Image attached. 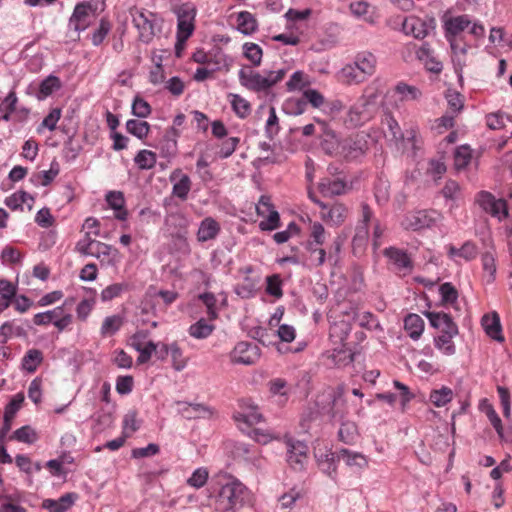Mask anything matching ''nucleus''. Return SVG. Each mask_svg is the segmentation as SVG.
I'll return each instance as SVG.
<instances>
[{"label": "nucleus", "instance_id": "obj_1", "mask_svg": "<svg viewBox=\"0 0 512 512\" xmlns=\"http://www.w3.org/2000/svg\"><path fill=\"white\" fill-rule=\"evenodd\" d=\"M381 91L376 82L368 85L358 100L350 107L346 123L351 127L362 126L374 118L379 109Z\"/></svg>", "mask_w": 512, "mask_h": 512}, {"label": "nucleus", "instance_id": "obj_2", "mask_svg": "<svg viewBox=\"0 0 512 512\" xmlns=\"http://www.w3.org/2000/svg\"><path fill=\"white\" fill-rule=\"evenodd\" d=\"M249 498V491L238 479L227 477L215 496L214 508L217 512H236Z\"/></svg>", "mask_w": 512, "mask_h": 512}, {"label": "nucleus", "instance_id": "obj_3", "mask_svg": "<svg viewBox=\"0 0 512 512\" xmlns=\"http://www.w3.org/2000/svg\"><path fill=\"white\" fill-rule=\"evenodd\" d=\"M343 394L344 390L340 386L336 389H328L317 397L315 406L321 408L322 415H327L332 421L340 422L344 420L346 414V401Z\"/></svg>", "mask_w": 512, "mask_h": 512}, {"label": "nucleus", "instance_id": "obj_4", "mask_svg": "<svg viewBox=\"0 0 512 512\" xmlns=\"http://www.w3.org/2000/svg\"><path fill=\"white\" fill-rule=\"evenodd\" d=\"M156 14L152 12L137 11L133 14V23L139 31V39L144 43L152 41L156 32L159 30Z\"/></svg>", "mask_w": 512, "mask_h": 512}, {"label": "nucleus", "instance_id": "obj_5", "mask_svg": "<svg viewBox=\"0 0 512 512\" xmlns=\"http://www.w3.org/2000/svg\"><path fill=\"white\" fill-rule=\"evenodd\" d=\"M261 356L260 348L251 342L240 341L229 354L231 363L240 365H254Z\"/></svg>", "mask_w": 512, "mask_h": 512}, {"label": "nucleus", "instance_id": "obj_6", "mask_svg": "<svg viewBox=\"0 0 512 512\" xmlns=\"http://www.w3.org/2000/svg\"><path fill=\"white\" fill-rule=\"evenodd\" d=\"M440 218L435 210H420L405 215L402 226L407 230L418 231L433 226Z\"/></svg>", "mask_w": 512, "mask_h": 512}, {"label": "nucleus", "instance_id": "obj_7", "mask_svg": "<svg viewBox=\"0 0 512 512\" xmlns=\"http://www.w3.org/2000/svg\"><path fill=\"white\" fill-rule=\"evenodd\" d=\"M368 138L365 133H357L342 141L340 156L354 160L363 156L368 150Z\"/></svg>", "mask_w": 512, "mask_h": 512}, {"label": "nucleus", "instance_id": "obj_8", "mask_svg": "<svg viewBox=\"0 0 512 512\" xmlns=\"http://www.w3.org/2000/svg\"><path fill=\"white\" fill-rule=\"evenodd\" d=\"M177 37L180 41L187 40L194 31L196 9L191 4L181 5L177 11Z\"/></svg>", "mask_w": 512, "mask_h": 512}, {"label": "nucleus", "instance_id": "obj_9", "mask_svg": "<svg viewBox=\"0 0 512 512\" xmlns=\"http://www.w3.org/2000/svg\"><path fill=\"white\" fill-rule=\"evenodd\" d=\"M435 25L434 18L421 19L412 16L404 20L402 28L405 34H411L417 39H423L430 31L435 29Z\"/></svg>", "mask_w": 512, "mask_h": 512}, {"label": "nucleus", "instance_id": "obj_10", "mask_svg": "<svg viewBox=\"0 0 512 512\" xmlns=\"http://www.w3.org/2000/svg\"><path fill=\"white\" fill-rule=\"evenodd\" d=\"M239 81L242 86L257 92L271 88V82L249 66H245L239 71Z\"/></svg>", "mask_w": 512, "mask_h": 512}, {"label": "nucleus", "instance_id": "obj_11", "mask_svg": "<svg viewBox=\"0 0 512 512\" xmlns=\"http://www.w3.org/2000/svg\"><path fill=\"white\" fill-rule=\"evenodd\" d=\"M288 446V457L287 462L295 470H302L307 461L308 446L301 441L287 442Z\"/></svg>", "mask_w": 512, "mask_h": 512}, {"label": "nucleus", "instance_id": "obj_12", "mask_svg": "<svg viewBox=\"0 0 512 512\" xmlns=\"http://www.w3.org/2000/svg\"><path fill=\"white\" fill-rule=\"evenodd\" d=\"M170 181L173 182L172 193L181 200H186L191 190V180L186 174H182L180 169L174 170L170 175Z\"/></svg>", "mask_w": 512, "mask_h": 512}, {"label": "nucleus", "instance_id": "obj_13", "mask_svg": "<svg viewBox=\"0 0 512 512\" xmlns=\"http://www.w3.org/2000/svg\"><path fill=\"white\" fill-rule=\"evenodd\" d=\"M384 255L395 265L396 269L404 274L411 272L413 263L407 253L395 247L386 248Z\"/></svg>", "mask_w": 512, "mask_h": 512}, {"label": "nucleus", "instance_id": "obj_14", "mask_svg": "<svg viewBox=\"0 0 512 512\" xmlns=\"http://www.w3.org/2000/svg\"><path fill=\"white\" fill-rule=\"evenodd\" d=\"M322 126L321 147L323 151L328 155H340L342 141L339 140L335 131L325 123H322Z\"/></svg>", "mask_w": 512, "mask_h": 512}, {"label": "nucleus", "instance_id": "obj_15", "mask_svg": "<svg viewBox=\"0 0 512 512\" xmlns=\"http://www.w3.org/2000/svg\"><path fill=\"white\" fill-rule=\"evenodd\" d=\"M91 6L86 3H79L75 6L72 16L69 20V26L76 32L83 31L89 25V12Z\"/></svg>", "mask_w": 512, "mask_h": 512}, {"label": "nucleus", "instance_id": "obj_16", "mask_svg": "<svg viewBox=\"0 0 512 512\" xmlns=\"http://www.w3.org/2000/svg\"><path fill=\"white\" fill-rule=\"evenodd\" d=\"M24 401V396L22 394H17L5 407L4 411V423L0 430V439L2 440L6 434L11 429V422L20 409L22 402Z\"/></svg>", "mask_w": 512, "mask_h": 512}, {"label": "nucleus", "instance_id": "obj_17", "mask_svg": "<svg viewBox=\"0 0 512 512\" xmlns=\"http://www.w3.org/2000/svg\"><path fill=\"white\" fill-rule=\"evenodd\" d=\"M482 326L486 334L492 339L503 342L504 337L502 335L501 323L499 315L496 312L492 314H486L482 317Z\"/></svg>", "mask_w": 512, "mask_h": 512}, {"label": "nucleus", "instance_id": "obj_18", "mask_svg": "<svg viewBox=\"0 0 512 512\" xmlns=\"http://www.w3.org/2000/svg\"><path fill=\"white\" fill-rule=\"evenodd\" d=\"M337 459L343 460L347 466L351 468H357L359 470H362L368 466V460L365 455L346 448H342L337 451Z\"/></svg>", "mask_w": 512, "mask_h": 512}, {"label": "nucleus", "instance_id": "obj_19", "mask_svg": "<svg viewBox=\"0 0 512 512\" xmlns=\"http://www.w3.org/2000/svg\"><path fill=\"white\" fill-rule=\"evenodd\" d=\"M353 63L367 77L372 76L376 71L377 59L371 52L357 53Z\"/></svg>", "mask_w": 512, "mask_h": 512}, {"label": "nucleus", "instance_id": "obj_20", "mask_svg": "<svg viewBox=\"0 0 512 512\" xmlns=\"http://www.w3.org/2000/svg\"><path fill=\"white\" fill-rule=\"evenodd\" d=\"M317 463L321 471L334 479L337 474V452L326 451L324 453L315 454Z\"/></svg>", "mask_w": 512, "mask_h": 512}, {"label": "nucleus", "instance_id": "obj_21", "mask_svg": "<svg viewBox=\"0 0 512 512\" xmlns=\"http://www.w3.org/2000/svg\"><path fill=\"white\" fill-rule=\"evenodd\" d=\"M348 209L340 203H335L331 207L327 206L326 210L321 211V217L324 221L334 226L341 225L347 217Z\"/></svg>", "mask_w": 512, "mask_h": 512}, {"label": "nucleus", "instance_id": "obj_22", "mask_svg": "<svg viewBox=\"0 0 512 512\" xmlns=\"http://www.w3.org/2000/svg\"><path fill=\"white\" fill-rule=\"evenodd\" d=\"M75 499V494L67 493L57 500L45 499L42 502V508L49 512H65L74 504Z\"/></svg>", "mask_w": 512, "mask_h": 512}, {"label": "nucleus", "instance_id": "obj_23", "mask_svg": "<svg viewBox=\"0 0 512 512\" xmlns=\"http://www.w3.org/2000/svg\"><path fill=\"white\" fill-rule=\"evenodd\" d=\"M220 231V226L216 220L211 217H207L201 221L197 238L200 242H206L216 238Z\"/></svg>", "mask_w": 512, "mask_h": 512}, {"label": "nucleus", "instance_id": "obj_24", "mask_svg": "<svg viewBox=\"0 0 512 512\" xmlns=\"http://www.w3.org/2000/svg\"><path fill=\"white\" fill-rule=\"evenodd\" d=\"M368 77L364 75L354 63L345 65L339 72V79L348 85H357L364 82Z\"/></svg>", "mask_w": 512, "mask_h": 512}, {"label": "nucleus", "instance_id": "obj_25", "mask_svg": "<svg viewBox=\"0 0 512 512\" xmlns=\"http://www.w3.org/2000/svg\"><path fill=\"white\" fill-rule=\"evenodd\" d=\"M258 28L254 15L248 11H241L237 15V29L244 35L253 34Z\"/></svg>", "mask_w": 512, "mask_h": 512}, {"label": "nucleus", "instance_id": "obj_26", "mask_svg": "<svg viewBox=\"0 0 512 512\" xmlns=\"http://www.w3.org/2000/svg\"><path fill=\"white\" fill-rule=\"evenodd\" d=\"M177 404L180 406L179 411L187 419L201 418L210 414L209 408L203 404L186 402H178Z\"/></svg>", "mask_w": 512, "mask_h": 512}, {"label": "nucleus", "instance_id": "obj_27", "mask_svg": "<svg viewBox=\"0 0 512 512\" xmlns=\"http://www.w3.org/2000/svg\"><path fill=\"white\" fill-rule=\"evenodd\" d=\"M344 318L338 322H335L330 327V335L331 337H336L339 341H344L348 337L351 331V318L348 311H343Z\"/></svg>", "mask_w": 512, "mask_h": 512}, {"label": "nucleus", "instance_id": "obj_28", "mask_svg": "<svg viewBox=\"0 0 512 512\" xmlns=\"http://www.w3.org/2000/svg\"><path fill=\"white\" fill-rule=\"evenodd\" d=\"M310 103L314 108H320L325 103L324 96L315 89H307L303 92L301 100L297 101L298 111L297 114L303 113V106Z\"/></svg>", "mask_w": 512, "mask_h": 512}, {"label": "nucleus", "instance_id": "obj_29", "mask_svg": "<svg viewBox=\"0 0 512 512\" xmlns=\"http://www.w3.org/2000/svg\"><path fill=\"white\" fill-rule=\"evenodd\" d=\"M404 328L412 339L417 340L423 333L424 321L417 314H409L404 320Z\"/></svg>", "mask_w": 512, "mask_h": 512}, {"label": "nucleus", "instance_id": "obj_30", "mask_svg": "<svg viewBox=\"0 0 512 512\" xmlns=\"http://www.w3.org/2000/svg\"><path fill=\"white\" fill-rule=\"evenodd\" d=\"M345 187V182L340 179L331 180L329 178H325L319 183V190L324 196L341 195L344 193Z\"/></svg>", "mask_w": 512, "mask_h": 512}, {"label": "nucleus", "instance_id": "obj_31", "mask_svg": "<svg viewBox=\"0 0 512 512\" xmlns=\"http://www.w3.org/2000/svg\"><path fill=\"white\" fill-rule=\"evenodd\" d=\"M470 22L471 21L467 15L449 18L445 21L444 25L447 36H456L465 30L469 26Z\"/></svg>", "mask_w": 512, "mask_h": 512}, {"label": "nucleus", "instance_id": "obj_32", "mask_svg": "<svg viewBox=\"0 0 512 512\" xmlns=\"http://www.w3.org/2000/svg\"><path fill=\"white\" fill-rule=\"evenodd\" d=\"M340 423L341 426L338 431V439L348 445L354 444L358 436L356 424L349 420H342Z\"/></svg>", "mask_w": 512, "mask_h": 512}, {"label": "nucleus", "instance_id": "obj_33", "mask_svg": "<svg viewBox=\"0 0 512 512\" xmlns=\"http://www.w3.org/2000/svg\"><path fill=\"white\" fill-rule=\"evenodd\" d=\"M418 58L424 62L427 70L433 73H440L442 71V63L437 61L430 53V49L427 44H423L417 51Z\"/></svg>", "mask_w": 512, "mask_h": 512}, {"label": "nucleus", "instance_id": "obj_34", "mask_svg": "<svg viewBox=\"0 0 512 512\" xmlns=\"http://www.w3.org/2000/svg\"><path fill=\"white\" fill-rule=\"evenodd\" d=\"M106 201L108 205L117 211L116 218L119 220H125L127 217V211L123 209L124 207V197L123 194L119 191H110L106 195Z\"/></svg>", "mask_w": 512, "mask_h": 512}, {"label": "nucleus", "instance_id": "obj_35", "mask_svg": "<svg viewBox=\"0 0 512 512\" xmlns=\"http://www.w3.org/2000/svg\"><path fill=\"white\" fill-rule=\"evenodd\" d=\"M214 329L213 324H209L206 319L201 318L189 327V334L196 339H205L212 334Z\"/></svg>", "mask_w": 512, "mask_h": 512}, {"label": "nucleus", "instance_id": "obj_36", "mask_svg": "<svg viewBox=\"0 0 512 512\" xmlns=\"http://www.w3.org/2000/svg\"><path fill=\"white\" fill-rule=\"evenodd\" d=\"M374 195L378 204L384 205L390 198V182L383 176L378 177L375 187Z\"/></svg>", "mask_w": 512, "mask_h": 512}, {"label": "nucleus", "instance_id": "obj_37", "mask_svg": "<svg viewBox=\"0 0 512 512\" xmlns=\"http://www.w3.org/2000/svg\"><path fill=\"white\" fill-rule=\"evenodd\" d=\"M163 348L164 351L161 352L159 357L163 358L164 355L170 353L173 360V367L175 370L180 371L186 366V361L182 358V351L176 343H172L171 345H164Z\"/></svg>", "mask_w": 512, "mask_h": 512}, {"label": "nucleus", "instance_id": "obj_38", "mask_svg": "<svg viewBox=\"0 0 512 512\" xmlns=\"http://www.w3.org/2000/svg\"><path fill=\"white\" fill-rule=\"evenodd\" d=\"M93 254H91L92 257H95L97 259L100 258H108V263H112L114 261V258L117 256V249L113 248L111 245H108L106 243L97 241L93 244L92 249Z\"/></svg>", "mask_w": 512, "mask_h": 512}, {"label": "nucleus", "instance_id": "obj_39", "mask_svg": "<svg viewBox=\"0 0 512 512\" xmlns=\"http://www.w3.org/2000/svg\"><path fill=\"white\" fill-rule=\"evenodd\" d=\"M63 311H64L63 306H58L52 310L37 313L34 315L33 322L35 325H38V326L48 325L50 323L54 324V321L57 320V318L61 316V313Z\"/></svg>", "mask_w": 512, "mask_h": 512}, {"label": "nucleus", "instance_id": "obj_40", "mask_svg": "<svg viewBox=\"0 0 512 512\" xmlns=\"http://www.w3.org/2000/svg\"><path fill=\"white\" fill-rule=\"evenodd\" d=\"M350 314L351 321H356L361 327L367 329L378 328L379 323L374 318L373 314L370 312H364L362 314H358L354 308H351L348 312Z\"/></svg>", "mask_w": 512, "mask_h": 512}, {"label": "nucleus", "instance_id": "obj_41", "mask_svg": "<svg viewBox=\"0 0 512 512\" xmlns=\"http://www.w3.org/2000/svg\"><path fill=\"white\" fill-rule=\"evenodd\" d=\"M139 169L149 170L156 164V154L150 150H140L134 158Z\"/></svg>", "mask_w": 512, "mask_h": 512}, {"label": "nucleus", "instance_id": "obj_42", "mask_svg": "<svg viewBox=\"0 0 512 512\" xmlns=\"http://www.w3.org/2000/svg\"><path fill=\"white\" fill-rule=\"evenodd\" d=\"M126 129L129 133L139 139L146 137L150 130V125L146 121L130 119L126 122Z\"/></svg>", "mask_w": 512, "mask_h": 512}, {"label": "nucleus", "instance_id": "obj_43", "mask_svg": "<svg viewBox=\"0 0 512 512\" xmlns=\"http://www.w3.org/2000/svg\"><path fill=\"white\" fill-rule=\"evenodd\" d=\"M42 360V352L37 349H31L24 356L22 365L25 370L32 373L37 369L38 365L42 362Z\"/></svg>", "mask_w": 512, "mask_h": 512}, {"label": "nucleus", "instance_id": "obj_44", "mask_svg": "<svg viewBox=\"0 0 512 512\" xmlns=\"http://www.w3.org/2000/svg\"><path fill=\"white\" fill-rule=\"evenodd\" d=\"M452 397V390L448 387H442L441 389L433 390L430 393L429 399L436 407H443L452 400Z\"/></svg>", "mask_w": 512, "mask_h": 512}, {"label": "nucleus", "instance_id": "obj_45", "mask_svg": "<svg viewBox=\"0 0 512 512\" xmlns=\"http://www.w3.org/2000/svg\"><path fill=\"white\" fill-rule=\"evenodd\" d=\"M244 56L251 61L253 66L258 67L261 64L263 51L261 47L255 43H245L243 45Z\"/></svg>", "mask_w": 512, "mask_h": 512}, {"label": "nucleus", "instance_id": "obj_46", "mask_svg": "<svg viewBox=\"0 0 512 512\" xmlns=\"http://www.w3.org/2000/svg\"><path fill=\"white\" fill-rule=\"evenodd\" d=\"M351 13L357 18H363L366 22L373 23V17L369 15L370 4L366 1L352 2L349 6Z\"/></svg>", "mask_w": 512, "mask_h": 512}, {"label": "nucleus", "instance_id": "obj_47", "mask_svg": "<svg viewBox=\"0 0 512 512\" xmlns=\"http://www.w3.org/2000/svg\"><path fill=\"white\" fill-rule=\"evenodd\" d=\"M37 438L38 437L36 431L29 425H25L17 429L11 436V439H15L19 442L27 444L34 443L37 440Z\"/></svg>", "mask_w": 512, "mask_h": 512}, {"label": "nucleus", "instance_id": "obj_48", "mask_svg": "<svg viewBox=\"0 0 512 512\" xmlns=\"http://www.w3.org/2000/svg\"><path fill=\"white\" fill-rule=\"evenodd\" d=\"M455 335L441 334L434 338V343L437 349L442 351L445 355H453L456 351L455 345L452 341Z\"/></svg>", "mask_w": 512, "mask_h": 512}, {"label": "nucleus", "instance_id": "obj_49", "mask_svg": "<svg viewBox=\"0 0 512 512\" xmlns=\"http://www.w3.org/2000/svg\"><path fill=\"white\" fill-rule=\"evenodd\" d=\"M128 290L127 283H114L107 286L101 292V300L104 302L111 301L120 296L124 291Z\"/></svg>", "mask_w": 512, "mask_h": 512}, {"label": "nucleus", "instance_id": "obj_50", "mask_svg": "<svg viewBox=\"0 0 512 512\" xmlns=\"http://www.w3.org/2000/svg\"><path fill=\"white\" fill-rule=\"evenodd\" d=\"M60 80L56 76H48L44 79L39 87V97L45 98L53 93V91L60 88Z\"/></svg>", "mask_w": 512, "mask_h": 512}, {"label": "nucleus", "instance_id": "obj_51", "mask_svg": "<svg viewBox=\"0 0 512 512\" xmlns=\"http://www.w3.org/2000/svg\"><path fill=\"white\" fill-rule=\"evenodd\" d=\"M122 325V319L118 315L106 317L102 323L101 333L103 335H113Z\"/></svg>", "mask_w": 512, "mask_h": 512}, {"label": "nucleus", "instance_id": "obj_52", "mask_svg": "<svg viewBox=\"0 0 512 512\" xmlns=\"http://www.w3.org/2000/svg\"><path fill=\"white\" fill-rule=\"evenodd\" d=\"M471 159V150L468 146H460L455 150L454 163L457 169L465 168Z\"/></svg>", "mask_w": 512, "mask_h": 512}, {"label": "nucleus", "instance_id": "obj_53", "mask_svg": "<svg viewBox=\"0 0 512 512\" xmlns=\"http://www.w3.org/2000/svg\"><path fill=\"white\" fill-rule=\"evenodd\" d=\"M255 292H256V283L248 277L245 278L243 283L238 284L235 287V293L243 299H248V298L253 297Z\"/></svg>", "mask_w": 512, "mask_h": 512}, {"label": "nucleus", "instance_id": "obj_54", "mask_svg": "<svg viewBox=\"0 0 512 512\" xmlns=\"http://www.w3.org/2000/svg\"><path fill=\"white\" fill-rule=\"evenodd\" d=\"M132 113L139 118H146L151 113V106L140 96H136L132 103Z\"/></svg>", "mask_w": 512, "mask_h": 512}, {"label": "nucleus", "instance_id": "obj_55", "mask_svg": "<svg viewBox=\"0 0 512 512\" xmlns=\"http://www.w3.org/2000/svg\"><path fill=\"white\" fill-rule=\"evenodd\" d=\"M58 174L59 164L53 161L48 171L39 172L35 177L42 186H48Z\"/></svg>", "mask_w": 512, "mask_h": 512}, {"label": "nucleus", "instance_id": "obj_56", "mask_svg": "<svg viewBox=\"0 0 512 512\" xmlns=\"http://www.w3.org/2000/svg\"><path fill=\"white\" fill-rule=\"evenodd\" d=\"M231 97V105L235 113L241 118L246 117L250 113L248 101L236 94H232Z\"/></svg>", "mask_w": 512, "mask_h": 512}, {"label": "nucleus", "instance_id": "obj_57", "mask_svg": "<svg viewBox=\"0 0 512 512\" xmlns=\"http://www.w3.org/2000/svg\"><path fill=\"white\" fill-rule=\"evenodd\" d=\"M199 299L203 302V304L207 308V316L209 320H215L218 316L216 311V302L217 299L213 293H203L199 295Z\"/></svg>", "mask_w": 512, "mask_h": 512}, {"label": "nucleus", "instance_id": "obj_58", "mask_svg": "<svg viewBox=\"0 0 512 512\" xmlns=\"http://www.w3.org/2000/svg\"><path fill=\"white\" fill-rule=\"evenodd\" d=\"M111 29V25L109 21L106 19H101L99 23V27L95 30V32L92 34V44L94 46L100 45L105 37L108 35L109 31Z\"/></svg>", "mask_w": 512, "mask_h": 512}, {"label": "nucleus", "instance_id": "obj_59", "mask_svg": "<svg viewBox=\"0 0 512 512\" xmlns=\"http://www.w3.org/2000/svg\"><path fill=\"white\" fill-rule=\"evenodd\" d=\"M269 391L273 395H279L280 397H285L288 395L289 387L288 383L285 379L275 378L269 381Z\"/></svg>", "mask_w": 512, "mask_h": 512}, {"label": "nucleus", "instance_id": "obj_60", "mask_svg": "<svg viewBox=\"0 0 512 512\" xmlns=\"http://www.w3.org/2000/svg\"><path fill=\"white\" fill-rule=\"evenodd\" d=\"M139 428V424L137 421V413L136 411L128 412L123 419V434L127 437L132 433L137 431Z\"/></svg>", "mask_w": 512, "mask_h": 512}, {"label": "nucleus", "instance_id": "obj_61", "mask_svg": "<svg viewBox=\"0 0 512 512\" xmlns=\"http://www.w3.org/2000/svg\"><path fill=\"white\" fill-rule=\"evenodd\" d=\"M442 301L446 304H453L457 301L458 292L456 288L449 282L443 283L439 288Z\"/></svg>", "mask_w": 512, "mask_h": 512}, {"label": "nucleus", "instance_id": "obj_62", "mask_svg": "<svg viewBox=\"0 0 512 512\" xmlns=\"http://www.w3.org/2000/svg\"><path fill=\"white\" fill-rule=\"evenodd\" d=\"M208 479V471L205 468L196 469L191 477L187 480L188 485L194 488L203 487Z\"/></svg>", "mask_w": 512, "mask_h": 512}, {"label": "nucleus", "instance_id": "obj_63", "mask_svg": "<svg viewBox=\"0 0 512 512\" xmlns=\"http://www.w3.org/2000/svg\"><path fill=\"white\" fill-rule=\"evenodd\" d=\"M396 92L401 94L405 100H416L421 96V92L418 88L406 83H399L396 86Z\"/></svg>", "mask_w": 512, "mask_h": 512}, {"label": "nucleus", "instance_id": "obj_64", "mask_svg": "<svg viewBox=\"0 0 512 512\" xmlns=\"http://www.w3.org/2000/svg\"><path fill=\"white\" fill-rule=\"evenodd\" d=\"M308 84L306 80V75L302 71L294 72L289 81L286 83V87L288 91H294L297 89H301Z\"/></svg>", "mask_w": 512, "mask_h": 512}]
</instances>
